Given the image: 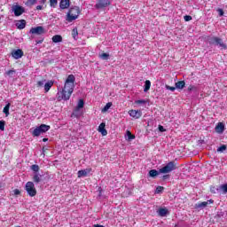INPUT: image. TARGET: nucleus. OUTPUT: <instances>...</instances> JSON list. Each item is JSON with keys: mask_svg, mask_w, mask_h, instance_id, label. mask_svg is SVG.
<instances>
[{"mask_svg": "<svg viewBox=\"0 0 227 227\" xmlns=\"http://www.w3.org/2000/svg\"><path fill=\"white\" fill-rule=\"evenodd\" d=\"M74 88H75V76L69 74L62 91L58 93V100H70V97H72V93H74Z\"/></svg>", "mask_w": 227, "mask_h": 227, "instance_id": "1", "label": "nucleus"}, {"mask_svg": "<svg viewBox=\"0 0 227 227\" xmlns=\"http://www.w3.org/2000/svg\"><path fill=\"white\" fill-rule=\"evenodd\" d=\"M80 13L81 9L79 8V6L71 7L67 12L66 20H67V22H74V20H76V19H78Z\"/></svg>", "mask_w": 227, "mask_h": 227, "instance_id": "2", "label": "nucleus"}, {"mask_svg": "<svg viewBox=\"0 0 227 227\" xmlns=\"http://www.w3.org/2000/svg\"><path fill=\"white\" fill-rule=\"evenodd\" d=\"M51 129V126L47 124H41L39 127H36L32 131V136L34 137H38L39 136H42V134H45V132L49 131Z\"/></svg>", "mask_w": 227, "mask_h": 227, "instance_id": "3", "label": "nucleus"}, {"mask_svg": "<svg viewBox=\"0 0 227 227\" xmlns=\"http://www.w3.org/2000/svg\"><path fill=\"white\" fill-rule=\"evenodd\" d=\"M25 191H27L28 196L34 198L36 196V188H35V183L29 181L25 185Z\"/></svg>", "mask_w": 227, "mask_h": 227, "instance_id": "4", "label": "nucleus"}, {"mask_svg": "<svg viewBox=\"0 0 227 227\" xmlns=\"http://www.w3.org/2000/svg\"><path fill=\"white\" fill-rule=\"evenodd\" d=\"M175 169H176V165H175V161H170L165 167L160 168L159 173H171V171H175Z\"/></svg>", "mask_w": 227, "mask_h": 227, "instance_id": "5", "label": "nucleus"}, {"mask_svg": "<svg viewBox=\"0 0 227 227\" xmlns=\"http://www.w3.org/2000/svg\"><path fill=\"white\" fill-rule=\"evenodd\" d=\"M209 43L211 45H218L219 47H221L222 49H227L226 44L223 42V39L219 38V37H211L209 38Z\"/></svg>", "mask_w": 227, "mask_h": 227, "instance_id": "6", "label": "nucleus"}, {"mask_svg": "<svg viewBox=\"0 0 227 227\" xmlns=\"http://www.w3.org/2000/svg\"><path fill=\"white\" fill-rule=\"evenodd\" d=\"M111 5L110 0H98L95 4L96 10H104V8H107V6Z\"/></svg>", "mask_w": 227, "mask_h": 227, "instance_id": "7", "label": "nucleus"}, {"mask_svg": "<svg viewBox=\"0 0 227 227\" xmlns=\"http://www.w3.org/2000/svg\"><path fill=\"white\" fill-rule=\"evenodd\" d=\"M12 10L14 12L15 17H20L22 13L26 12V9L19 4L12 5Z\"/></svg>", "mask_w": 227, "mask_h": 227, "instance_id": "8", "label": "nucleus"}, {"mask_svg": "<svg viewBox=\"0 0 227 227\" xmlns=\"http://www.w3.org/2000/svg\"><path fill=\"white\" fill-rule=\"evenodd\" d=\"M29 33L31 35H43L45 33V28L42 26L32 27Z\"/></svg>", "mask_w": 227, "mask_h": 227, "instance_id": "9", "label": "nucleus"}, {"mask_svg": "<svg viewBox=\"0 0 227 227\" xmlns=\"http://www.w3.org/2000/svg\"><path fill=\"white\" fill-rule=\"evenodd\" d=\"M129 114L136 120H138V118H141V116H143V113L140 110H129Z\"/></svg>", "mask_w": 227, "mask_h": 227, "instance_id": "10", "label": "nucleus"}, {"mask_svg": "<svg viewBox=\"0 0 227 227\" xmlns=\"http://www.w3.org/2000/svg\"><path fill=\"white\" fill-rule=\"evenodd\" d=\"M12 58H14V59H20V58H22V56H24V51H22V50H20V49L13 50L12 51Z\"/></svg>", "mask_w": 227, "mask_h": 227, "instance_id": "11", "label": "nucleus"}, {"mask_svg": "<svg viewBox=\"0 0 227 227\" xmlns=\"http://www.w3.org/2000/svg\"><path fill=\"white\" fill-rule=\"evenodd\" d=\"M43 176H42V174L34 173L32 180H33L34 184H40V182H43Z\"/></svg>", "mask_w": 227, "mask_h": 227, "instance_id": "12", "label": "nucleus"}, {"mask_svg": "<svg viewBox=\"0 0 227 227\" xmlns=\"http://www.w3.org/2000/svg\"><path fill=\"white\" fill-rule=\"evenodd\" d=\"M207 207H208V201H204L195 204L194 208L196 210H203V208H207Z\"/></svg>", "mask_w": 227, "mask_h": 227, "instance_id": "13", "label": "nucleus"}, {"mask_svg": "<svg viewBox=\"0 0 227 227\" xmlns=\"http://www.w3.org/2000/svg\"><path fill=\"white\" fill-rule=\"evenodd\" d=\"M70 7V0H61L59 3V8L61 10H67Z\"/></svg>", "mask_w": 227, "mask_h": 227, "instance_id": "14", "label": "nucleus"}, {"mask_svg": "<svg viewBox=\"0 0 227 227\" xmlns=\"http://www.w3.org/2000/svg\"><path fill=\"white\" fill-rule=\"evenodd\" d=\"M158 215H160V217H166V215L168 214H169V211L168 210V208H164V207H160L158 211Z\"/></svg>", "mask_w": 227, "mask_h": 227, "instance_id": "15", "label": "nucleus"}, {"mask_svg": "<svg viewBox=\"0 0 227 227\" xmlns=\"http://www.w3.org/2000/svg\"><path fill=\"white\" fill-rule=\"evenodd\" d=\"M215 132H217V134H223L224 132V124L223 122H219L215 126Z\"/></svg>", "mask_w": 227, "mask_h": 227, "instance_id": "16", "label": "nucleus"}, {"mask_svg": "<svg viewBox=\"0 0 227 227\" xmlns=\"http://www.w3.org/2000/svg\"><path fill=\"white\" fill-rule=\"evenodd\" d=\"M54 86V82L53 81H48L47 82L44 83V91L45 93H48V91L51 90V89Z\"/></svg>", "mask_w": 227, "mask_h": 227, "instance_id": "17", "label": "nucleus"}, {"mask_svg": "<svg viewBox=\"0 0 227 227\" xmlns=\"http://www.w3.org/2000/svg\"><path fill=\"white\" fill-rule=\"evenodd\" d=\"M98 132H100L102 136H107V130L106 129V123L102 122L98 126Z\"/></svg>", "mask_w": 227, "mask_h": 227, "instance_id": "18", "label": "nucleus"}, {"mask_svg": "<svg viewBox=\"0 0 227 227\" xmlns=\"http://www.w3.org/2000/svg\"><path fill=\"white\" fill-rule=\"evenodd\" d=\"M16 27L18 29H24L26 27V20H20L16 23Z\"/></svg>", "mask_w": 227, "mask_h": 227, "instance_id": "19", "label": "nucleus"}, {"mask_svg": "<svg viewBox=\"0 0 227 227\" xmlns=\"http://www.w3.org/2000/svg\"><path fill=\"white\" fill-rule=\"evenodd\" d=\"M88 173H90V169L79 170L78 178H82V176H87Z\"/></svg>", "mask_w": 227, "mask_h": 227, "instance_id": "20", "label": "nucleus"}, {"mask_svg": "<svg viewBox=\"0 0 227 227\" xmlns=\"http://www.w3.org/2000/svg\"><path fill=\"white\" fill-rule=\"evenodd\" d=\"M53 43H59V42H63V37L59 35H56L52 37Z\"/></svg>", "mask_w": 227, "mask_h": 227, "instance_id": "21", "label": "nucleus"}, {"mask_svg": "<svg viewBox=\"0 0 227 227\" xmlns=\"http://www.w3.org/2000/svg\"><path fill=\"white\" fill-rule=\"evenodd\" d=\"M176 88L177 90H184L185 88V82L184 81H179L176 82Z\"/></svg>", "mask_w": 227, "mask_h": 227, "instance_id": "22", "label": "nucleus"}, {"mask_svg": "<svg viewBox=\"0 0 227 227\" xmlns=\"http://www.w3.org/2000/svg\"><path fill=\"white\" fill-rule=\"evenodd\" d=\"M12 104L8 103L3 110V113L5 114V116H10V107H11Z\"/></svg>", "mask_w": 227, "mask_h": 227, "instance_id": "23", "label": "nucleus"}, {"mask_svg": "<svg viewBox=\"0 0 227 227\" xmlns=\"http://www.w3.org/2000/svg\"><path fill=\"white\" fill-rule=\"evenodd\" d=\"M219 192H222V194H227V184H222L218 186Z\"/></svg>", "mask_w": 227, "mask_h": 227, "instance_id": "24", "label": "nucleus"}, {"mask_svg": "<svg viewBox=\"0 0 227 227\" xmlns=\"http://www.w3.org/2000/svg\"><path fill=\"white\" fill-rule=\"evenodd\" d=\"M151 86H152V82L149 80H146L145 86H144L145 93H146V91H148L150 90Z\"/></svg>", "mask_w": 227, "mask_h": 227, "instance_id": "25", "label": "nucleus"}, {"mask_svg": "<svg viewBox=\"0 0 227 227\" xmlns=\"http://www.w3.org/2000/svg\"><path fill=\"white\" fill-rule=\"evenodd\" d=\"M160 172L155 170V169H151L149 171V176H151V178H155V176H158V175L160 174Z\"/></svg>", "mask_w": 227, "mask_h": 227, "instance_id": "26", "label": "nucleus"}, {"mask_svg": "<svg viewBox=\"0 0 227 227\" xmlns=\"http://www.w3.org/2000/svg\"><path fill=\"white\" fill-rule=\"evenodd\" d=\"M113 106V103L108 102L104 108L102 109V113H106V111H109L111 109V106Z\"/></svg>", "mask_w": 227, "mask_h": 227, "instance_id": "27", "label": "nucleus"}, {"mask_svg": "<svg viewBox=\"0 0 227 227\" xmlns=\"http://www.w3.org/2000/svg\"><path fill=\"white\" fill-rule=\"evenodd\" d=\"M78 35H79V32L77 31V27H74L72 30V36H73L74 40H77Z\"/></svg>", "mask_w": 227, "mask_h": 227, "instance_id": "28", "label": "nucleus"}, {"mask_svg": "<svg viewBox=\"0 0 227 227\" xmlns=\"http://www.w3.org/2000/svg\"><path fill=\"white\" fill-rule=\"evenodd\" d=\"M82 107H84V100L80 99L76 106V111H79V109H82Z\"/></svg>", "mask_w": 227, "mask_h": 227, "instance_id": "29", "label": "nucleus"}, {"mask_svg": "<svg viewBox=\"0 0 227 227\" xmlns=\"http://www.w3.org/2000/svg\"><path fill=\"white\" fill-rule=\"evenodd\" d=\"M30 168L34 173H39L38 171H40V167L36 164L32 165Z\"/></svg>", "mask_w": 227, "mask_h": 227, "instance_id": "30", "label": "nucleus"}, {"mask_svg": "<svg viewBox=\"0 0 227 227\" xmlns=\"http://www.w3.org/2000/svg\"><path fill=\"white\" fill-rule=\"evenodd\" d=\"M99 58L105 61H107V59H109V53H102L99 55Z\"/></svg>", "mask_w": 227, "mask_h": 227, "instance_id": "31", "label": "nucleus"}, {"mask_svg": "<svg viewBox=\"0 0 227 227\" xmlns=\"http://www.w3.org/2000/svg\"><path fill=\"white\" fill-rule=\"evenodd\" d=\"M51 8H56L58 6V0H50Z\"/></svg>", "mask_w": 227, "mask_h": 227, "instance_id": "32", "label": "nucleus"}, {"mask_svg": "<svg viewBox=\"0 0 227 227\" xmlns=\"http://www.w3.org/2000/svg\"><path fill=\"white\" fill-rule=\"evenodd\" d=\"M37 1L38 0H27L26 4H27V6H33L34 4H36Z\"/></svg>", "mask_w": 227, "mask_h": 227, "instance_id": "33", "label": "nucleus"}, {"mask_svg": "<svg viewBox=\"0 0 227 227\" xmlns=\"http://www.w3.org/2000/svg\"><path fill=\"white\" fill-rule=\"evenodd\" d=\"M210 191H211L212 194H217V192H220L219 187L215 188V186H211Z\"/></svg>", "mask_w": 227, "mask_h": 227, "instance_id": "34", "label": "nucleus"}, {"mask_svg": "<svg viewBox=\"0 0 227 227\" xmlns=\"http://www.w3.org/2000/svg\"><path fill=\"white\" fill-rule=\"evenodd\" d=\"M46 80L37 82V88H43L45 86Z\"/></svg>", "mask_w": 227, "mask_h": 227, "instance_id": "35", "label": "nucleus"}, {"mask_svg": "<svg viewBox=\"0 0 227 227\" xmlns=\"http://www.w3.org/2000/svg\"><path fill=\"white\" fill-rule=\"evenodd\" d=\"M128 139L130 141L132 139H136V136L132 135L130 131H127Z\"/></svg>", "mask_w": 227, "mask_h": 227, "instance_id": "36", "label": "nucleus"}, {"mask_svg": "<svg viewBox=\"0 0 227 227\" xmlns=\"http://www.w3.org/2000/svg\"><path fill=\"white\" fill-rule=\"evenodd\" d=\"M15 74V70H9L5 73V75H8L9 77H13Z\"/></svg>", "mask_w": 227, "mask_h": 227, "instance_id": "37", "label": "nucleus"}, {"mask_svg": "<svg viewBox=\"0 0 227 227\" xmlns=\"http://www.w3.org/2000/svg\"><path fill=\"white\" fill-rule=\"evenodd\" d=\"M163 191H164V187H162V186H158V187L156 188L155 193H156V194H160V192H162Z\"/></svg>", "mask_w": 227, "mask_h": 227, "instance_id": "38", "label": "nucleus"}, {"mask_svg": "<svg viewBox=\"0 0 227 227\" xmlns=\"http://www.w3.org/2000/svg\"><path fill=\"white\" fill-rule=\"evenodd\" d=\"M226 150V145H223L222 146L217 148V152H224Z\"/></svg>", "mask_w": 227, "mask_h": 227, "instance_id": "39", "label": "nucleus"}, {"mask_svg": "<svg viewBox=\"0 0 227 227\" xmlns=\"http://www.w3.org/2000/svg\"><path fill=\"white\" fill-rule=\"evenodd\" d=\"M136 104H138L139 106H142V105L146 104V100H145V99L137 100Z\"/></svg>", "mask_w": 227, "mask_h": 227, "instance_id": "40", "label": "nucleus"}, {"mask_svg": "<svg viewBox=\"0 0 227 227\" xmlns=\"http://www.w3.org/2000/svg\"><path fill=\"white\" fill-rule=\"evenodd\" d=\"M166 90H168L169 91H175L176 90V87H171L169 85L165 86Z\"/></svg>", "mask_w": 227, "mask_h": 227, "instance_id": "41", "label": "nucleus"}, {"mask_svg": "<svg viewBox=\"0 0 227 227\" xmlns=\"http://www.w3.org/2000/svg\"><path fill=\"white\" fill-rule=\"evenodd\" d=\"M4 125H5V121H0V130H4Z\"/></svg>", "mask_w": 227, "mask_h": 227, "instance_id": "42", "label": "nucleus"}, {"mask_svg": "<svg viewBox=\"0 0 227 227\" xmlns=\"http://www.w3.org/2000/svg\"><path fill=\"white\" fill-rule=\"evenodd\" d=\"M188 91H196V86L190 85V86L188 87Z\"/></svg>", "mask_w": 227, "mask_h": 227, "instance_id": "43", "label": "nucleus"}, {"mask_svg": "<svg viewBox=\"0 0 227 227\" xmlns=\"http://www.w3.org/2000/svg\"><path fill=\"white\" fill-rule=\"evenodd\" d=\"M184 20H185V22H189V20H192V17L189 16V15H185L184 16Z\"/></svg>", "mask_w": 227, "mask_h": 227, "instance_id": "44", "label": "nucleus"}, {"mask_svg": "<svg viewBox=\"0 0 227 227\" xmlns=\"http://www.w3.org/2000/svg\"><path fill=\"white\" fill-rule=\"evenodd\" d=\"M158 129H159L160 132H166V129H164V126H162V125H159Z\"/></svg>", "mask_w": 227, "mask_h": 227, "instance_id": "45", "label": "nucleus"}, {"mask_svg": "<svg viewBox=\"0 0 227 227\" xmlns=\"http://www.w3.org/2000/svg\"><path fill=\"white\" fill-rule=\"evenodd\" d=\"M217 12L220 17H223V15H224V11H223V9H217Z\"/></svg>", "mask_w": 227, "mask_h": 227, "instance_id": "46", "label": "nucleus"}, {"mask_svg": "<svg viewBox=\"0 0 227 227\" xmlns=\"http://www.w3.org/2000/svg\"><path fill=\"white\" fill-rule=\"evenodd\" d=\"M13 192H14V196H19V194H20V190L15 189L13 190Z\"/></svg>", "mask_w": 227, "mask_h": 227, "instance_id": "47", "label": "nucleus"}, {"mask_svg": "<svg viewBox=\"0 0 227 227\" xmlns=\"http://www.w3.org/2000/svg\"><path fill=\"white\" fill-rule=\"evenodd\" d=\"M39 3L40 4H45V3H47V0H40Z\"/></svg>", "mask_w": 227, "mask_h": 227, "instance_id": "48", "label": "nucleus"}, {"mask_svg": "<svg viewBox=\"0 0 227 227\" xmlns=\"http://www.w3.org/2000/svg\"><path fill=\"white\" fill-rule=\"evenodd\" d=\"M36 10H43V5H37Z\"/></svg>", "mask_w": 227, "mask_h": 227, "instance_id": "49", "label": "nucleus"}, {"mask_svg": "<svg viewBox=\"0 0 227 227\" xmlns=\"http://www.w3.org/2000/svg\"><path fill=\"white\" fill-rule=\"evenodd\" d=\"M169 178V175L163 176V180H168Z\"/></svg>", "mask_w": 227, "mask_h": 227, "instance_id": "50", "label": "nucleus"}, {"mask_svg": "<svg viewBox=\"0 0 227 227\" xmlns=\"http://www.w3.org/2000/svg\"><path fill=\"white\" fill-rule=\"evenodd\" d=\"M43 143H47V141H49V138H43Z\"/></svg>", "mask_w": 227, "mask_h": 227, "instance_id": "51", "label": "nucleus"}, {"mask_svg": "<svg viewBox=\"0 0 227 227\" xmlns=\"http://www.w3.org/2000/svg\"><path fill=\"white\" fill-rule=\"evenodd\" d=\"M43 40L36 41V43H43Z\"/></svg>", "mask_w": 227, "mask_h": 227, "instance_id": "52", "label": "nucleus"}, {"mask_svg": "<svg viewBox=\"0 0 227 227\" xmlns=\"http://www.w3.org/2000/svg\"><path fill=\"white\" fill-rule=\"evenodd\" d=\"M98 191H99V196H100V194H102V188H98Z\"/></svg>", "mask_w": 227, "mask_h": 227, "instance_id": "53", "label": "nucleus"}]
</instances>
